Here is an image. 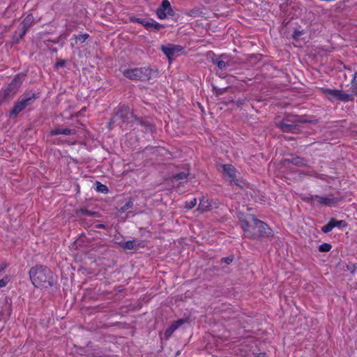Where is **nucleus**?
<instances>
[{"label": "nucleus", "instance_id": "1", "mask_svg": "<svg viewBox=\"0 0 357 357\" xmlns=\"http://www.w3.org/2000/svg\"><path fill=\"white\" fill-rule=\"evenodd\" d=\"M241 228L245 237L257 238L269 236L272 234L271 229L262 221L257 220L251 214L239 216Z\"/></svg>", "mask_w": 357, "mask_h": 357}, {"label": "nucleus", "instance_id": "2", "mask_svg": "<svg viewBox=\"0 0 357 357\" xmlns=\"http://www.w3.org/2000/svg\"><path fill=\"white\" fill-rule=\"evenodd\" d=\"M29 273L32 284L36 287L48 288L54 284V274L47 266L36 265L30 269Z\"/></svg>", "mask_w": 357, "mask_h": 357}, {"label": "nucleus", "instance_id": "3", "mask_svg": "<svg viewBox=\"0 0 357 357\" xmlns=\"http://www.w3.org/2000/svg\"><path fill=\"white\" fill-rule=\"evenodd\" d=\"M121 70L124 77L133 81H148L155 73V71L148 67L121 69Z\"/></svg>", "mask_w": 357, "mask_h": 357}, {"label": "nucleus", "instance_id": "4", "mask_svg": "<svg viewBox=\"0 0 357 357\" xmlns=\"http://www.w3.org/2000/svg\"><path fill=\"white\" fill-rule=\"evenodd\" d=\"M131 118L136 119L130 112V108L126 105L120 106L115 110L114 116L109 122V127L112 128L114 124H117L121 127L123 124L128 123Z\"/></svg>", "mask_w": 357, "mask_h": 357}, {"label": "nucleus", "instance_id": "5", "mask_svg": "<svg viewBox=\"0 0 357 357\" xmlns=\"http://www.w3.org/2000/svg\"><path fill=\"white\" fill-rule=\"evenodd\" d=\"M38 98V94L34 91H30L24 93L19 100L15 103L13 108L10 111V114L17 115L27 106L33 104Z\"/></svg>", "mask_w": 357, "mask_h": 357}, {"label": "nucleus", "instance_id": "6", "mask_svg": "<svg viewBox=\"0 0 357 357\" xmlns=\"http://www.w3.org/2000/svg\"><path fill=\"white\" fill-rule=\"evenodd\" d=\"M23 79L24 75L20 74L15 75L12 82L4 89L3 98L7 99L13 97L19 90Z\"/></svg>", "mask_w": 357, "mask_h": 357}, {"label": "nucleus", "instance_id": "7", "mask_svg": "<svg viewBox=\"0 0 357 357\" xmlns=\"http://www.w3.org/2000/svg\"><path fill=\"white\" fill-rule=\"evenodd\" d=\"M305 199L308 202L317 203V204L319 206H328L335 205L340 201V198L334 197L332 195H329L324 197H319L318 195H311L310 197H306Z\"/></svg>", "mask_w": 357, "mask_h": 357}, {"label": "nucleus", "instance_id": "8", "mask_svg": "<svg viewBox=\"0 0 357 357\" xmlns=\"http://www.w3.org/2000/svg\"><path fill=\"white\" fill-rule=\"evenodd\" d=\"M321 91L331 100L334 98L343 102H349L354 99L352 94H348L342 90L322 88Z\"/></svg>", "mask_w": 357, "mask_h": 357}, {"label": "nucleus", "instance_id": "9", "mask_svg": "<svg viewBox=\"0 0 357 357\" xmlns=\"http://www.w3.org/2000/svg\"><path fill=\"white\" fill-rule=\"evenodd\" d=\"M156 15L161 20L166 18L168 15H174V11L168 0H162L161 5L156 10Z\"/></svg>", "mask_w": 357, "mask_h": 357}, {"label": "nucleus", "instance_id": "10", "mask_svg": "<svg viewBox=\"0 0 357 357\" xmlns=\"http://www.w3.org/2000/svg\"><path fill=\"white\" fill-rule=\"evenodd\" d=\"M162 51L168 57L172 59L173 57L176 56L178 54L182 51L183 47L180 45L169 44L167 46H162Z\"/></svg>", "mask_w": 357, "mask_h": 357}, {"label": "nucleus", "instance_id": "11", "mask_svg": "<svg viewBox=\"0 0 357 357\" xmlns=\"http://www.w3.org/2000/svg\"><path fill=\"white\" fill-rule=\"evenodd\" d=\"M34 21V17L32 14L28 15L20 25V33L19 35V38L17 41L23 38V36L26 33L28 29L33 24Z\"/></svg>", "mask_w": 357, "mask_h": 357}, {"label": "nucleus", "instance_id": "12", "mask_svg": "<svg viewBox=\"0 0 357 357\" xmlns=\"http://www.w3.org/2000/svg\"><path fill=\"white\" fill-rule=\"evenodd\" d=\"M213 63L217 65L220 70H224L227 66H231L230 56L226 54H222L218 59L213 60Z\"/></svg>", "mask_w": 357, "mask_h": 357}, {"label": "nucleus", "instance_id": "13", "mask_svg": "<svg viewBox=\"0 0 357 357\" xmlns=\"http://www.w3.org/2000/svg\"><path fill=\"white\" fill-rule=\"evenodd\" d=\"M278 127L286 132H293L297 129V125L295 123H289V121H284L278 124Z\"/></svg>", "mask_w": 357, "mask_h": 357}, {"label": "nucleus", "instance_id": "14", "mask_svg": "<svg viewBox=\"0 0 357 357\" xmlns=\"http://www.w3.org/2000/svg\"><path fill=\"white\" fill-rule=\"evenodd\" d=\"M224 173L229 177V179L234 181L236 178V169L231 165H224L222 166Z\"/></svg>", "mask_w": 357, "mask_h": 357}, {"label": "nucleus", "instance_id": "15", "mask_svg": "<svg viewBox=\"0 0 357 357\" xmlns=\"http://www.w3.org/2000/svg\"><path fill=\"white\" fill-rule=\"evenodd\" d=\"M144 27L149 31H158L163 27V25L156 22L153 20H151L148 22H146Z\"/></svg>", "mask_w": 357, "mask_h": 357}, {"label": "nucleus", "instance_id": "16", "mask_svg": "<svg viewBox=\"0 0 357 357\" xmlns=\"http://www.w3.org/2000/svg\"><path fill=\"white\" fill-rule=\"evenodd\" d=\"M75 130H70L68 128H55L50 131V134L52 135H70L74 134Z\"/></svg>", "mask_w": 357, "mask_h": 357}, {"label": "nucleus", "instance_id": "17", "mask_svg": "<svg viewBox=\"0 0 357 357\" xmlns=\"http://www.w3.org/2000/svg\"><path fill=\"white\" fill-rule=\"evenodd\" d=\"M211 206L208 199L202 198L200 200L198 209L202 212L208 211L211 209Z\"/></svg>", "mask_w": 357, "mask_h": 357}, {"label": "nucleus", "instance_id": "18", "mask_svg": "<svg viewBox=\"0 0 357 357\" xmlns=\"http://www.w3.org/2000/svg\"><path fill=\"white\" fill-rule=\"evenodd\" d=\"M284 162L291 163L296 166H305V162L304 160L300 157H294L291 159H286Z\"/></svg>", "mask_w": 357, "mask_h": 357}, {"label": "nucleus", "instance_id": "19", "mask_svg": "<svg viewBox=\"0 0 357 357\" xmlns=\"http://www.w3.org/2000/svg\"><path fill=\"white\" fill-rule=\"evenodd\" d=\"M335 227L333 218H332L326 225L321 227V231L324 233L331 231Z\"/></svg>", "mask_w": 357, "mask_h": 357}, {"label": "nucleus", "instance_id": "20", "mask_svg": "<svg viewBox=\"0 0 357 357\" xmlns=\"http://www.w3.org/2000/svg\"><path fill=\"white\" fill-rule=\"evenodd\" d=\"M96 190L98 192H102L105 194H107L109 192L108 188L106 185L102 184L100 182L96 181Z\"/></svg>", "mask_w": 357, "mask_h": 357}, {"label": "nucleus", "instance_id": "21", "mask_svg": "<svg viewBox=\"0 0 357 357\" xmlns=\"http://www.w3.org/2000/svg\"><path fill=\"white\" fill-rule=\"evenodd\" d=\"M225 268V266H222L221 261L219 260L213 264L212 266L210 268V270L220 271L223 270Z\"/></svg>", "mask_w": 357, "mask_h": 357}, {"label": "nucleus", "instance_id": "22", "mask_svg": "<svg viewBox=\"0 0 357 357\" xmlns=\"http://www.w3.org/2000/svg\"><path fill=\"white\" fill-rule=\"evenodd\" d=\"M188 175H189V173L181 172V173L176 174L173 175L172 179L175 180V181L183 180L185 178H187Z\"/></svg>", "mask_w": 357, "mask_h": 357}, {"label": "nucleus", "instance_id": "23", "mask_svg": "<svg viewBox=\"0 0 357 357\" xmlns=\"http://www.w3.org/2000/svg\"><path fill=\"white\" fill-rule=\"evenodd\" d=\"M77 213H79L84 215H89V216H93V215H96L98 214L97 212L90 211L86 208H81Z\"/></svg>", "mask_w": 357, "mask_h": 357}, {"label": "nucleus", "instance_id": "24", "mask_svg": "<svg viewBox=\"0 0 357 357\" xmlns=\"http://www.w3.org/2000/svg\"><path fill=\"white\" fill-rule=\"evenodd\" d=\"M352 92L357 96V72L354 74V79L352 80Z\"/></svg>", "mask_w": 357, "mask_h": 357}, {"label": "nucleus", "instance_id": "25", "mask_svg": "<svg viewBox=\"0 0 357 357\" xmlns=\"http://www.w3.org/2000/svg\"><path fill=\"white\" fill-rule=\"evenodd\" d=\"M197 204V199H192L190 202H186L185 204V208L188 209H192L193 207H195Z\"/></svg>", "mask_w": 357, "mask_h": 357}, {"label": "nucleus", "instance_id": "26", "mask_svg": "<svg viewBox=\"0 0 357 357\" xmlns=\"http://www.w3.org/2000/svg\"><path fill=\"white\" fill-rule=\"evenodd\" d=\"M133 203L131 200L128 201L127 203H126L120 209V211L123 213L126 211L128 209H130L132 207Z\"/></svg>", "mask_w": 357, "mask_h": 357}, {"label": "nucleus", "instance_id": "27", "mask_svg": "<svg viewBox=\"0 0 357 357\" xmlns=\"http://www.w3.org/2000/svg\"><path fill=\"white\" fill-rule=\"evenodd\" d=\"M335 227H345L347 226V223L344 220H337L333 218Z\"/></svg>", "mask_w": 357, "mask_h": 357}, {"label": "nucleus", "instance_id": "28", "mask_svg": "<svg viewBox=\"0 0 357 357\" xmlns=\"http://www.w3.org/2000/svg\"><path fill=\"white\" fill-rule=\"evenodd\" d=\"M233 260H234V257L229 256V257L221 258V259L220 261H221L222 264L223 263H225L226 264H230L233 261Z\"/></svg>", "mask_w": 357, "mask_h": 357}, {"label": "nucleus", "instance_id": "29", "mask_svg": "<svg viewBox=\"0 0 357 357\" xmlns=\"http://www.w3.org/2000/svg\"><path fill=\"white\" fill-rule=\"evenodd\" d=\"M88 38H89V34H87V33L79 34V35L75 36V38L82 43H84Z\"/></svg>", "mask_w": 357, "mask_h": 357}, {"label": "nucleus", "instance_id": "30", "mask_svg": "<svg viewBox=\"0 0 357 357\" xmlns=\"http://www.w3.org/2000/svg\"><path fill=\"white\" fill-rule=\"evenodd\" d=\"M66 61L61 59H57L56 63H55V67L56 68H63L66 66Z\"/></svg>", "mask_w": 357, "mask_h": 357}, {"label": "nucleus", "instance_id": "31", "mask_svg": "<svg viewBox=\"0 0 357 357\" xmlns=\"http://www.w3.org/2000/svg\"><path fill=\"white\" fill-rule=\"evenodd\" d=\"M176 330V326H173L172 324L165 331V335L167 336L171 335L173 332Z\"/></svg>", "mask_w": 357, "mask_h": 357}, {"label": "nucleus", "instance_id": "32", "mask_svg": "<svg viewBox=\"0 0 357 357\" xmlns=\"http://www.w3.org/2000/svg\"><path fill=\"white\" fill-rule=\"evenodd\" d=\"M347 270L350 271L351 274H354L355 273V271L357 268V264L347 265Z\"/></svg>", "mask_w": 357, "mask_h": 357}, {"label": "nucleus", "instance_id": "33", "mask_svg": "<svg viewBox=\"0 0 357 357\" xmlns=\"http://www.w3.org/2000/svg\"><path fill=\"white\" fill-rule=\"evenodd\" d=\"M137 121H139V123L142 126H144L145 127L146 130H152V128H151V126L150 124H149L146 122L143 121H139V120H137Z\"/></svg>", "mask_w": 357, "mask_h": 357}, {"label": "nucleus", "instance_id": "34", "mask_svg": "<svg viewBox=\"0 0 357 357\" xmlns=\"http://www.w3.org/2000/svg\"><path fill=\"white\" fill-rule=\"evenodd\" d=\"M185 321V319H178L177 321L173 322L172 324L173 326H176V329L181 326L182 325L184 322Z\"/></svg>", "mask_w": 357, "mask_h": 357}, {"label": "nucleus", "instance_id": "35", "mask_svg": "<svg viewBox=\"0 0 357 357\" xmlns=\"http://www.w3.org/2000/svg\"><path fill=\"white\" fill-rule=\"evenodd\" d=\"M318 248H319V252H329L332 247H318Z\"/></svg>", "mask_w": 357, "mask_h": 357}, {"label": "nucleus", "instance_id": "36", "mask_svg": "<svg viewBox=\"0 0 357 357\" xmlns=\"http://www.w3.org/2000/svg\"><path fill=\"white\" fill-rule=\"evenodd\" d=\"M123 249L125 250V251H127V250H130L131 252H135L137 249L138 247H130V246H128V247H123Z\"/></svg>", "mask_w": 357, "mask_h": 357}, {"label": "nucleus", "instance_id": "37", "mask_svg": "<svg viewBox=\"0 0 357 357\" xmlns=\"http://www.w3.org/2000/svg\"><path fill=\"white\" fill-rule=\"evenodd\" d=\"M7 284L6 279L0 280V287H5Z\"/></svg>", "mask_w": 357, "mask_h": 357}, {"label": "nucleus", "instance_id": "38", "mask_svg": "<svg viewBox=\"0 0 357 357\" xmlns=\"http://www.w3.org/2000/svg\"><path fill=\"white\" fill-rule=\"evenodd\" d=\"M149 21L148 20H142L140 21L141 24L144 26V24H146V22H148Z\"/></svg>", "mask_w": 357, "mask_h": 357}, {"label": "nucleus", "instance_id": "39", "mask_svg": "<svg viewBox=\"0 0 357 357\" xmlns=\"http://www.w3.org/2000/svg\"><path fill=\"white\" fill-rule=\"evenodd\" d=\"M321 245L326 246V245H331L328 244V243H325L321 244Z\"/></svg>", "mask_w": 357, "mask_h": 357}, {"label": "nucleus", "instance_id": "40", "mask_svg": "<svg viewBox=\"0 0 357 357\" xmlns=\"http://www.w3.org/2000/svg\"><path fill=\"white\" fill-rule=\"evenodd\" d=\"M4 268H5V267H4V266H0V271H2V270H3V269H4Z\"/></svg>", "mask_w": 357, "mask_h": 357}]
</instances>
